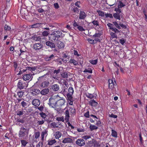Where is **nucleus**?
I'll return each mask as SVG.
<instances>
[{
  "mask_svg": "<svg viewBox=\"0 0 147 147\" xmlns=\"http://www.w3.org/2000/svg\"><path fill=\"white\" fill-rule=\"evenodd\" d=\"M62 32L59 31H55L49 36V40L53 42H57L61 36Z\"/></svg>",
  "mask_w": 147,
  "mask_h": 147,
  "instance_id": "nucleus-1",
  "label": "nucleus"
},
{
  "mask_svg": "<svg viewBox=\"0 0 147 147\" xmlns=\"http://www.w3.org/2000/svg\"><path fill=\"white\" fill-rule=\"evenodd\" d=\"M44 76L39 77L38 78V81L36 82V84L40 88L46 87L49 85V83L48 80L44 81Z\"/></svg>",
  "mask_w": 147,
  "mask_h": 147,
  "instance_id": "nucleus-2",
  "label": "nucleus"
},
{
  "mask_svg": "<svg viewBox=\"0 0 147 147\" xmlns=\"http://www.w3.org/2000/svg\"><path fill=\"white\" fill-rule=\"evenodd\" d=\"M29 128L26 126L22 125L19 131L18 136L19 138H23V139H25L28 134Z\"/></svg>",
  "mask_w": 147,
  "mask_h": 147,
  "instance_id": "nucleus-3",
  "label": "nucleus"
},
{
  "mask_svg": "<svg viewBox=\"0 0 147 147\" xmlns=\"http://www.w3.org/2000/svg\"><path fill=\"white\" fill-rule=\"evenodd\" d=\"M58 96V95L51 96L49 99V102L48 103L50 106L55 108Z\"/></svg>",
  "mask_w": 147,
  "mask_h": 147,
  "instance_id": "nucleus-4",
  "label": "nucleus"
},
{
  "mask_svg": "<svg viewBox=\"0 0 147 147\" xmlns=\"http://www.w3.org/2000/svg\"><path fill=\"white\" fill-rule=\"evenodd\" d=\"M65 99L64 98L60 97L58 96L55 108L58 109H61L62 107L65 105Z\"/></svg>",
  "mask_w": 147,
  "mask_h": 147,
  "instance_id": "nucleus-5",
  "label": "nucleus"
},
{
  "mask_svg": "<svg viewBox=\"0 0 147 147\" xmlns=\"http://www.w3.org/2000/svg\"><path fill=\"white\" fill-rule=\"evenodd\" d=\"M28 86V82L23 80H19L17 84L18 88L20 90L26 89Z\"/></svg>",
  "mask_w": 147,
  "mask_h": 147,
  "instance_id": "nucleus-6",
  "label": "nucleus"
},
{
  "mask_svg": "<svg viewBox=\"0 0 147 147\" xmlns=\"http://www.w3.org/2000/svg\"><path fill=\"white\" fill-rule=\"evenodd\" d=\"M25 111H24L23 110H21L20 109H18L17 111H16L15 115L16 117H17L18 118L17 119H19L21 117L24 116L25 115Z\"/></svg>",
  "mask_w": 147,
  "mask_h": 147,
  "instance_id": "nucleus-7",
  "label": "nucleus"
},
{
  "mask_svg": "<svg viewBox=\"0 0 147 147\" xmlns=\"http://www.w3.org/2000/svg\"><path fill=\"white\" fill-rule=\"evenodd\" d=\"M125 6V5L121 1H118L117 7L116 8L114 11L116 12H121V9Z\"/></svg>",
  "mask_w": 147,
  "mask_h": 147,
  "instance_id": "nucleus-8",
  "label": "nucleus"
},
{
  "mask_svg": "<svg viewBox=\"0 0 147 147\" xmlns=\"http://www.w3.org/2000/svg\"><path fill=\"white\" fill-rule=\"evenodd\" d=\"M32 48L36 51H40L43 48V45L40 43H36L33 45Z\"/></svg>",
  "mask_w": 147,
  "mask_h": 147,
  "instance_id": "nucleus-9",
  "label": "nucleus"
},
{
  "mask_svg": "<svg viewBox=\"0 0 147 147\" xmlns=\"http://www.w3.org/2000/svg\"><path fill=\"white\" fill-rule=\"evenodd\" d=\"M108 82L109 88L111 90H113L115 86L116 85V82L115 81L114 82L112 79L109 80Z\"/></svg>",
  "mask_w": 147,
  "mask_h": 147,
  "instance_id": "nucleus-10",
  "label": "nucleus"
},
{
  "mask_svg": "<svg viewBox=\"0 0 147 147\" xmlns=\"http://www.w3.org/2000/svg\"><path fill=\"white\" fill-rule=\"evenodd\" d=\"M76 143V144L80 146H83L85 144V141L82 139H78Z\"/></svg>",
  "mask_w": 147,
  "mask_h": 147,
  "instance_id": "nucleus-11",
  "label": "nucleus"
},
{
  "mask_svg": "<svg viewBox=\"0 0 147 147\" xmlns=\"http://www.w3.org/2000/svg\"><path fill=\"white\" fill-rule=\"evenodd\" d=\"M84 116L86 118H90V119H92V118H96L97 119L96 116L93 115L91 114L89 115V111L88 110L86 113H85L84 115Z\"/></svg>",
  "mask_w": 147,
  "mask_h": 147,
  "instance_id": "nucleus-12",
  "label": "nucleus"
},
{
  "mask_svg": "<svg viewBox=\"0 0 147 147\" xmlns=\"http://www.w3.org/2000/svg\"><path fill=\"white\" fill-rule=\"evenodd\" d=\"M72 95L69 94H67L66 95L67 100H68L69 104V105H73L74 101Z\"/></svg>",
  "mask_w": 147,
  "mask_h": 147,
  "instance_id": "nucleus-13",
  "label": "nucleus"
},
{
  "mask_svg": "<svg viewBox=\"0 0 147 147\" xmlns=\"http://www.w3.org/2000/svg\"><path fill=\"white\" fill-rule=\"evenodd\" d=\"M40 91L38 89H33L31 90V93L33 96L37 95L40 94Z\"/></svg>",
  "mask_w": 147,
  "mask_h": 147,
  "instance_id": "nucleus-14",
  "label": "nucleus"
},
{
  "mask_svg": "<svg viewBox=\"0 0 147 147\" xmlns=\"http://www.w3.org/2000/svg\"><path fill=\"white\" fill-rule=\"evenodd\" d=\"M32 77L31 74H26L24 75L23 77V80H29Z\"/></svg>",
  "mask_w": 147,
  "mask_h": 147,
  "instance_id": "nucleus-15",
  "label": "nucleus"
},
{
  "mask_svg": "<svg viewBox=\"0 0 147 147\" xmlns=\"http://www.w3.org/2000/svg\"><path fill=\"white\" fill-rule=\"evenodd\" d=\"M32 104L33 105L38 107L40 104V101L38 99H34L32 101Z\"/></svg>",
  "mask_w": 147,
  "mask_h": 147,
  "instance_id": "nucleus-16",
  "label": "nucleus"
},
{
  "mask_svg": "<svg viewBox=\"0 0 147 147\" xmlns=\"http://www.w3.org/2000/svg\"><path fill=\"white\" fill-rule=\"evenodd\" d=\"M86 15L84 11H80V14L79 19L80 20L84 19L86 17Z\"/></svg>",
  "mask_w": 147,
  "mask_h": 147,
  "instance_id": "nucleus-17",
  "label": "nucleus"
},
{
  "mask_svg": "<svg viewBox=\"0 0 147 147\" xmlns=\"http://www.w3.org/2000/svg\"><path fill=\"white\" fill-rule=\"evenodd\" d=\"M73 140L71 139L69 137L65 138L63 140V143L65 144L67 143H72Z\"/></svg>",
  "mask_w": 147,
  "mask_h": 147,
  "instance_id": "nucleus-18",
  "label": "nucleus"
},
{
  "mask_svg": "<svg viewBox=\"0 0 147 147\" xmlns=\"http://www.w3.org/2000/svg\"><path fill=\"white\" fill-rule=\"evenodd\" d=\"M86 96L88 98L90 99H92L93 98H96L97 95L94 94H90L87 93L86 94Z\"/></svg>",
  "mask_w": 147,
  "mask_h": 147,
  "instance_id": "nucleus-19",
  "label": "nucleus"
},
{
  "mask_svg": "<svg viewBox=\"0 0 147 147\" xmlns=\"http://www.w3.org/2000/svg\"><path fill=\"white\" fill-rule=\"evenodd\" d=\"M89 104L92 106L95 107L97 105L98 103L94 99L90 100L89 102Z\"/></svg>",
  "mask_w": 147,
  "mask_h": 147,
  "instance_id": "nucleus-20",
  "label": "nucleus"
},
{
  "mask_svg": "<svg viewBox=\"0 0 147 147\" xmlns=\"http://www.w3.org/2000/svg\"><path fill=\"white\" fill-rule=\"evenodd\" d=\"M51 89L54 91H57L59 89V86L57 84L53 85L51 86Z\"/></svg>",
  "mask_w": 147,
  "mask_h": 147,
  "instance_id": "nucleus-21",
  "label": "nucleus"
},
{
  "mask_svg": "<svg viewBox=\"0 0 147 147\" xmlns=\"http://www.w3.org/2000/svg\"><path fill=\"white\" fill-rule=\"evenodd\" d=\"M116 12V13L113 14V16L115 19L120 20L121 19L120 13L121 12Z\"/></svg>",
  "mask_w": 147,
  "mask_h": 147,
  "instance_id": "nucleus-22",
  "label": "nucleus"
},
{
  "mask_svg": "<svg viewBox=\"0 0 147 147\" xmlns=\"http://www.w3.org/2000/svg\"><path fill=\"white\" fill-rule=\"evenodd\" d=\"M46 44L47 46L51 48H54L55 47V45L54 44L50 41H47L46 43Z\"/></svg>",
  "mask_w": 147,
  "mask_h": 147,
  "instance_id": "nucleus-23",
  "label": "nucleus"
},
{
  "mask_svg": "<svg viewBox=\"0 0 147 147\" xmlns=\"http://www.w3.org/2000/svg\"><path fill=\"white\" fill-rule=\"evenodd\" d=\"M49 90L48 88H45L43 89L41 91H40V93L41 94L45 95L47 94L49 92Z\"/></svg>",
  "mask_w": 147,
  "mask_h": 147,
  "instance_id": "nucleus-24",
  "label": "nucleus"
},
{
  "mask_svg": "<svg viewBox=\"0 0 147 147\" xmlns=\"http://www.w3.org/2000/svg\"><path fill=\"white\" fill-rule=\"evenodd\" d=\"M57 43V46L59 48L61 49L63 48L64 47V45L63 43L61 41H58Z\"/></svg>",
  "mask_w": 147,
  "mask_h": 147,
  "instance_id": "nucleus-25",
  "label": "nucleus"
},
{
  "mask_svg": "<svg viewBox=\"0 0 147 147\" xmlns=\"http://www.w3.org/2000/svg\"><path fill=\"white\" fill-rule=\"evenodd\" d=\"M48 131L47 130H45L42 132L41 134V137L42 140H43L44 139V137H46L47 135Z\"/></svg>",
  "mask_w": 147,
  "mask_h": 147,
  "instance_id": "nucleus-26",
  "label": "nucleus"
},
{
  "mask_svg": "<svg viewBox=\"0 0 147 147\" xmlns=\"http://www.w3.org/2000/svg\"><path fill=\"white\" fill-rule=\"evenodd\" d=\"M58 80L59 84H64L65 86L67 85V84H66V82L64 79L62 78H60L59 79H58Z\"/></svg>",
  "mask_w": 147,
  "mask_h": 147,
  "instance_id": "nucleus-27",
  "label": "nucleus"
},
{
  "mask_svg": "<svg viewBox=\"0 0 147 147\" xmlns=\"http://www.w3.org/2000/svg\"><path fill=\"white\" fill-rule=\"evenodd\" d=\"M65 119H69L70 116V113L68 110H66L65 112Z\"/></svg>",
  "mask_w": 147,
  "mask_h": 147,
  "instance_id": "nucleus-28",
  "label": "nucleus"
},
{
  "mask_svg": "<svg viewBox=\"0 0 147 147\" xmlns=\"http://www.w3.org/2000/svg\"><path fill=\"white\" fill-rule=\"evenodd\" d=\"M57 141L55 139L49 140L47 141L48 144L49 145H52L56 143Z\"/></svg>",
  "mask_w": 147,
  "mask_h": 147,
  "instance_id": "nucleus-29",
  "label": "nucleus"
},
{
  "mask_svg": "<svg viewBox=\"0 0 147 147\" xmlns=\"http://www.w3.org/2000/svg\"><path fill=\"white\" fill-rule=\"evenodd\" d=\"M90 121L91 122H95L96 125L98 126H102L101 122L100 120H98V121L97 120H90Z\"/></svg>",
  "mask_w": 147,
  "mask_h": 147,
  "instance_id": "nucleus-30",
  "label": "nucleus"
},
{
  "mask_svg": "<svg viewBox=\"0 0 147 147\" xmlns=\"http://www.w3.org/2000/svg\"><path fill=\"white\" fill-rule=\"evenodd\" d=\"M69 112L70 113V115H74L76 113V111L75 109L71 107H69Z\"/></svg>",
  "mask_w": 147,
  "mask_h": 147,
  "instance_id": "nucleus-31",
  "label": "nucleus"
},
{
  "mask_svg": "<svg viewBox=\"0 0 147 147\" xmlns=\"http://www.w3.org/2000/svg\"><path fill=\"white\" fill-rule=\"evenodd\" d=\"M55 138L58 139L61 136V134L60 132L59 131H56L54 134Z\"/></svg>",
  "mask_w": 147,
  "mask_h": 147,
  "instance_id": "nucleus-32",
  "label": "nucleus"
},
{
  "mask_svg": "<svg viewBox=\"0 0 147 147\" xmlns=\"http://www.w3.org/2000/svg\"><path fill=\"white\" fill-rule=\"evenodd\" d=\"M26 68L27 69L23 70V71L24 72L27 70L30 71H34L36 69V68L35 67H26Z\"/></svg>",
  "mask_w": 147,
  "mask_h": 147,
  "instance_id": "nucleus-33",
  "label": "nucleus"
},
{
  "mask_svg": "<svg viewBox=\"0 0 147 147\" xmlns=\"http://www.w3.org/2000/svg\"><path fill=\"white\" fill-rule=\"evenodd\" d=\"M55 56L53 54H52L49 56H48L45 58V60L46 61H49L53 59L54 58Z\"/></svg>",
  "mask_w": 147,
  "mask_h": 147,
  "instance_id": "nucleus-34",
  "label": "nucleus"
},
{
  "mask_svg": "<svg viewBox=\"0 0 147 147\" xmlns=\"http://www.w3.org/2000/svg\"><path fill=\"white\" fill-rule=\"evenodd\" d=\"M74 92L73 88L72 87H69L68 89V93L67 94L73 95Z\"/></svg>",
  "mask_w": 147,
  "mask_h": 147,
  "instance_id": "nucleus-35",
  "label": "nucleus"
},
{
  "mask_svg": "<svg viewBox=\"0 0 147 147\" xmlns=\"http://www.w3.org/2000/svg\"><path fill=\"white\" fill-rule=\"evenodd\" d=\"M69 62L70 63H73L75 65H78V61L74 59H70Z\"/></svg>",
  "mask_w": 147,
  "mask_h": 147,
  "instance_id": "nucleus-36",
  "label": "nucleus"
},
{
  "mask_svg": "<svg viewBox=\"0 0 147 147\" xmlns=\"http://www.w3.org/2000/svg\"><path fill=\"white\" fill-rule=\"evenodd\" d=\"M21 104L22 107L24 108H26L28 106L27 102L24 101L22 102Z\"/></svg>",
  "mask_w": 147,
  "mask_h": 147,
  "instance_id": "nucleus-37",
  "label": "nucleus"
},
{
  "mask_svg": "<svg viewBox=\"0 0 147 147\" xmlns=\"http://www.w3.org/2000/svg\"><path fill=\"white\" fill-rule=\"evenodd\" d=\"M61 76L62 78H67L68 77L67 73L66 71L62 73L61 74Z\"/></svg>",
  "mask_w": 147,
  "mask_h": 147,
  "instance_id": "nucleus-38",
  "label": "nucleus"
},
{
  "mask_svg": "<svg viewBox=\"0 0 147 147\" xmlns=\"http://www.w3.org/2000/svg\"><path fill=\"white\" fill-rule=\"evenodd\" d=\"M98 59L90 60L89 61V62L92 64L95 65L97 64L98 62Z\"/></svg>",
  "mask_w": 147,
  "mask_h": 147,
  "instance_id": "nucleus-39",
  "label": "nucleus"
},
{
  "mask_svg": "<svg viewBox=\"0 0 147 147\" xmlns=\"http://www.w3.org/2000/svg\"><path fill=\"white\" fill-rule=\"evenodd\" d=\"M114 26L117 29H121V28L119 26V24H118L116 21H114L113 22Z\"/></svg>",
  "mask_w": 147,
  "mask_h": 147,
  "instance_id": "nucleus-40",
  "label": "nucleus"
},
{
  "mask_svg": "<svg viewBox=\"0 0 147 147\" xmlns=\"http://www.w3.org/2000/svg\"><path fill=\"white\" fill-rule=\"evenodd\" d=\"M17 95L18 96V97L20 98H21L22 97L24 92L22 91H19L18 92H17Z\"/></svg>",
  "mask_w": 147,
  "mask_h": 147,
  "instance_id": "nucleus-41",
  "label": "nucleus"
},
{
  "mask_svg": "<svg viewBox=\"0 0 147 147\" xmlns=\"http://www.w3.org/2000/svg\"><path fill=\"white\" fill-rule=\"evenodd\" d=\"M96 12L98 13L99 16L102 17H104V13L103 12L100 10H97Z\"/></svg>",
  "mask_w": 147,
  "mask_h": 147,
  "instance_id": "nucleus-42",
  "label": "nucleus"
},
{
  "mask_svg": "<svg viewBox=\"0 0 147 147\" xmlns=\"http://www.w3.org/2000/svg\"><path fill=\"white\" fill-rule=\"evenodd\" d=\"M112 133L111 135L115 137L116 138L117 137V132L114 130L112 129L111 130Z\"/></svg>",
  "mask_w": 147,
  "mask_h": 147,
  "instance_id": "nucleus-43",
  "label": "nucleus"
},
{
  "mask_svg": "<svg viewBox=\"0 0 147 147\" xmlns=\"http://www.w3.org/2000/svg\"><path fill=\"white\" fill-rule=\"evenodd\" d=\"M13 66L14 68V70L15 71L17 69L18 67V62L16 61H14L13 62Z\"/></svg>",
  "mask_w": 147,
  "mask_h": 147,
  "instance_id": "nucleus-44",
  "label": "nucleus"
},
{
  "mask_svg": "<svg viewBox=\"0 0 147 147\" xmlns=\"http://www.w3.org/2000/svg\"><path fill=\"white\" fill-rule=\"evenodd\" d=\"M92 23L93 24L94 26H97L99 25V23L97 20H94L93 21Z\"/></svg>",
  "mask_w": 147,
  "mask_h": 147,
  "instance_id": "nucleus-45",
  "label": "nucleus"
},
{
  "mask_svg": "<svg viewBox=\"0 0 147 147\" xmlns=\"http://www.w3.org/2000/svg\"><path fill=\"white\" fill-rule=\"evenodd\" d=\"M49 34V31H44L42 32V34L43 36H47Z\"/></svg>",
  "mask_w": 147,
  "mask_h": 147,
  "instance_id": "nucleus-46",
  "label": "nucleus"
},
{
  "mask_svg": "<svg viewBox=\"0 0 147 147\" xmlns=\"http://www.w3.org/2000/svg\"><path fill=\"white\" fill-rule=\"evenodd\" d=\"M4 29L6 31H10L11 30V27L9 26L6 24L5 26Z\"/></svg>",
  "mask_w": 147,
  "mask_h": 147,
  "instance_id": "nucleus-47",
  "label": "nucleus"
},
{
  "mask_svg": "<svg viewBox=\"0 0 147 147\" xmlns=\"http://www.w3.org/2000/svg\"><path fill=\"white\" fill-rule=\"evenodd\" d=\"M102 35L100 32L98 33H95V34L93 36V37L94 38H100Z\"/></svg>",
  "mask_w": 147,
  "mask_h": 147,
  "instance_id": "nucleus-48",
  "label": "nucleus"
},
{
  "mask_svg": "<svg viewBox=\"0 0 147 147\" xmlns=\"http://www.w3.org/2000/svg\"><path fill=\"white\" fill-rule=\"evenodd\" d=\"M67 90V88L64 86H62L61 92L65 94Z\"/></svg>",
  "mask_w": 147,
  "mask_h": 147,
  "instance_id": "nucleus-49",
  "label": "nucleus"
},
{
  "mask_svg": "<svg viewBox=\"0 0 147 147\" xmlns=\"http://www.w3.org/2000/svg\"><path fill=\"white\" fill-rule=\"evenodd\" d=\"M111 30H112L115 33H118L120 32L119 30L115 27L111 28Z\"/></svg>",
  "mask_w": 147,
  "mask_h": 147,
  "instance_id": "nucleus-50",
  "label": "nucleus"
},
{
  "mask_svg": "<svg viewBox=\"0 0 147 147\" xmlns=\"http://www.w3.org/2000/svg\"><path fill=\"white\" fill-rule=\"evenodd\" d=\"M40 133L39 132L37 131L34 134V137L36 139H37L40 136Z\"/></svg>",
  "mask_w": 147,
  "mask_h": 147,
  "instance_id": "nucleus-51",
  "label": "nucleus"
},
{
  "mask_svg": "<svg viewBox=\"0 0 147 147\" xmlns=\"http://www.w3.org/2000/svg\"><path fill=\"white\" fill-rule=\"evenodd\" d=\"M21 142L22 144V145L24 146H25L27 142L26 141V140H21Z\"/></svg>",
  "mask_w": 147,
  "mask_h": 147,
  "instance_id": "nucleus-52",
  "label": "nucleus"
},
{
  "mask_svg": "<svg viewBox=\"0 0 147 147\" xmlns=\"http://www.w3.org/2000/svg\"><path fill=\"white\" fill-rule=\"evenodd\" d=\"M110 35L111 36V37L112 38H117V36L116 34L115 33L111 32L110 33Z\"/></svg>",
  "mask_w": 147,
  "mask_h": 147,
  "instance_id": "nucleus-53",
  "label": "nucleus"
},
{
  "mask_svg": "<svg viewBox=\"0 0 147 147\" xmlns=\"http://www.w3.org/2000/svg\"><path fill=\"white\" fill-rule=\"evenodd\" d=\"M90 128L91 130L96 129H98V127L94 125H90Z\"/></svg>",
  "mask_w": 147,
  "mask_h": 147,
  "instance_id": "nucleus-54",
  "label": "nucleus"
},
{
  "mask_svg": "<svg viewBox=\"0 0 147 147\" xmlns=\"http://www.w3.org/2000/svg\"><path fill=\"white\" fill-rule=\"evenodd\" d=\"M39 114L40 115V116L44 119H45L47 116V115H46V114L42 112L40 113Z\"/></svg>",
  "mask_w": 147,
  "mask_h": 147,
  "instance_id": "nucleus-55",
  "label": "nucleus"
},
{
  "mask_svg": "<svg viewBox=\"0 0 147 147\" xmlns=\"http://www.w3.org/2000/svg\"><path fill=\"white\" fill-rule=\"evenodd\" d=\"M83 72H88L92 74V69H85V70Z\"/></svg>",
  "mask_w": 147,
  "mask_h": 147,
  "instance_id": "nucleus-56",
  "label": "nucleus"
},
{
  "mask_svg": "<svg viewBox=\"0 0 147 147\" xmlns=\"http://www.w3.org/2000/svg\"><path fill=\"white\" fill-rule=\"evenodd\" d=\"M105 15L106 18L109 17L111 18H113V16L112 14L110 13H105Z\"/></svg>",
  "mask_w": 147,
  "mask_h": 147,
  "instance_id": "nucleus-57",
  "label": "nucleus"
},
{
  "mask_svg": "<svg viewBox=\"0 0 147 147\" xmlns=\"http://www.w3.org/2000/svg\"><path fill=\"white\" fill-rule=\"evenodd\" d=\"M107 25L108 27H109V29L110 30L111 29V28H113L114 27V24H113L110 23H109L107 24Z\"/></svg>",
  "mask_w": 147,
  "mask_h": 147,
  "instance_id": "nucleus-58",
  "label": "nucleus"
},
{
  "mask_svg": "<svg viewBox=\"0 0 147 147\" xmlns=\"http://www.w3.org/2000/svg\"><path fill=\"white\" fill-rule=\"evenodd\" d=\"M77 28L80 31H85V30L83 28V27L81 26H79L77 27Z\"/></svg>",
  "mask_w": 147,
  "mask_h": 147,
  "instance_id": "nucleus-59",
  "label": "nucleus"
},
{
  "mask_svg": "<svg viewBox=\"0 0 147 147\" xmlns=\"http://www.w3.org/2000/svg\"><path fill=\"white\" fill-rule=\"evenodd\" d=\"M37 108L41 111H42L44 109V107L42 105H40V107H37Z\"/></svg>",
  "mask_w": 147,
  "mask_h": 147,
  "instance_id": "nucleus-60",
  "label": "nucleus"
},
{
  "mask_svg": "<svg viewBox=\"0 0 147 147\" xmlns=\"http://www.w3.org/2000/svg\"><path fill=\"white\" fill-rule=\"evenodd\" d=\"M120 43L122 45H123L125 42V40L124 39L122 38L119 40Z\"/></svg>",
  "mask_w": 147,
  "mask_h": 147,
  "instance_id": "nucleus-61",
  "label": "nucleus"
},
{
  "mask_svg": "<svg viewBox=\"0 0 147 147\" xmlns=\"http://www.w3.org/2000/svg\"><path fill=\"white\" fill-rule=\"evenodd\" d=\"M54 6L55 8L56 9H58L59 7L58 3H54Z\"/></svg>",
  "mask_w": 147,
  "mask_h": 147,
  "instance_id": "nucleus-62",
  "label": "nucleus"
},
{
  "mask_svg": "<svg viewBox=\"0 0 147 147\" xmlns=\"http://www.w3.org/2000/svg\"><path fill=\"white\" fill-rule=\"evenodd\" d=\"M109 117L115 119L116 118L117 116V115H114V114H111V115L109 114Z\"/></svg>",
  "mask_w": 147,
  "mask_h": 147,
  "instance_id": "nucleus-63",
  "label": "nucleus"
},
{
  "mask_svg": "<svg viewBox=\"0 0 147 147\" xmlns=\"http://www.w3.org/2000/svg\"><path fill=\"white\" fill-rule=\"evenodd\" d=\"M51 126H52L54 127H58L57 124L55 122L52 123L51 124Z\"/></svg>",
  "mask_w": 147,
  "mask_h": 147,
  "instance_id": "nucleus-64",
  "label": "nucleus"
}]
</instances>
